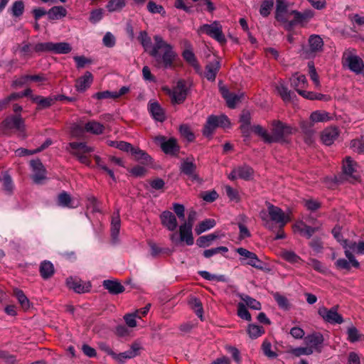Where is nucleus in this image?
Instances as JSON below:
<instances>
[{"instance_id": "nucleus-36", "label": "nucleus", "mask_w": 364, "mask_h": 364, "mask_svg": "<svg viewBox=\"0 0 364 364\" xmlns=\"http://www.w3.org/2000/svg\"><path fill=\"white\" fill-rule=\"evenodd\" d=\"M218 238H219V235L217 232L200 236L197 239L196 245L200 247H208L213 240Z\"/></svg>"}, {"instance_id": "nucleus-2", "label": "nucleus", "mask_w": 364, "mask_h": 364, "mask_svg": "<svg viewBox=\"0 0 364 364\" xmlns=\"http://www.w3.org/2000/svg\"><path fill=\"white\" fill-rule=\"evenodd\" d=\"M154 44L149 54L154 59V65L158 68H171L177 58L176 53L171 44L166 43L159 35L154 36Z\"/></svg>"}, {"instance_id": "nucleus-45", "label": "nucleus", "mask_w": 364, "mask_h": 364, "mask_svg": "<svg viewBox=\"0 0 364 364\" xmlns=\"http://www.w3.org/2000/svg\"><path fill=\"white\" fill-rule=\"evenodd\" d=\"M348 340L350 343H355L364 338V336L359 332L356 327L352 326L347 329Z\"/></svg>"}, {"instance_id": "nucleus-6", "label": "nucleus", "mask_w": 364, "mask_h": 364, "mask_svg": "<svg viewBox=\"0 0 364 364\" xmlns=\"http://www.w3.org/2000/svg\"><path fill=\"white\" fill-rule=\"evenodd\" d=\"M1 129L5 130L15 129L19 132H24L26 125L24 119L21 114L10 115L6 117L1 122Z\"/></svg>"}, {"instance_id": "nucleus-63", "label": "nucleus", "mask_w": 364, "mask_h": 364, "mask_svg": "<svg viewBox=\"0 0 364 364\" xmlns=\"http://www.w3.org/2000/svg\"><path fill=\"white\" fill-rule=\"evenodd\" d=\"M33 50L38 53L52 52V42L38 43L35 45Z\"/></svg>"}, {"instance_id": "nucleus-33", "label": "nucleus", "mask_w": 364, "mask_h": 364, "mask_svg": "<svg viewBox=\"0 0 364 364\" xmlns=\"http://www.w3.org/2000/svg\"><path fill=\"white\" fill-rule=\"evenodd\" d=\"M294 228L301 235H303L308 239H309L319 229L317 227L313 228L309 225H307L303 222H301L299 224L295 225Z\"/></svg>"}, {"instance_id": "nucleus-32", "label": "nucleus", "mask_w": 364, "mask_h": 364, "mask_svg": "<svg viewBox=\"0 0 364 364\" xmlns=\"http://www.w3.org/2000/svg\"><path fill=\"white\" fill-rule=\"evenodd\" d=\"M85 130L87 132L99 135L104 132L105 127L101 123L96 121H90L85 125Z\"/></svg>"}, {"instance_id": "nucleus-25", "label": "nucleus", "mask_w": 364, "mask_h": 364, "mask_svg": "<svg viewBox=\"0 0 364 364\" xmlns=\"http://www.w3.org/2000/svg\"><path fill=\"white\" fill-rule=\"evenodd\" d=\"M348 68L350 70L355 73H360L364 68V63L363 60L357 55H350L347 58Z\"/></svg>"}, {"instance_id": "nucleus-27", "label": "nucleus", "mask_w": 364, "mask_h": 364, "mask_svg": "<svg viewBox=\"0 0 364 364\" xmlns=\"http://www.w3.org/2000/svg\"><path fill=\"white\" fill-rule=\"evenodd\" d=\"M39 272L43 279H48L55 273L54 266L50 261L45 260L40 264Z\"/></svg>"}, {"instance_id": "nucleus-23", "label": "nucleus", "mask_w": 364, "mask_h": 364, "mask_svg": "<svg viewBox=\"0 0 364 364\" xmlns=\"http://www.w3.org/2000/svg\"><path fill=\"white\" fill-rule=\"evenodd\" d=\"M193 228L188 227L186 224H181L179 226L180 241L185 242L187 245H192L194 242V238L192 232Z\"/></svg>"}, {"instance_id": "nucleus-9", "label": "nucleus", "mask_w": 364, "mask_h": 364, "mask_svg": "<svg viewBox=\"0 0 364 364\" xmlns=\"http://www.w3.org/2000/svg\"><path fill=\"white\" fill-rule=\"evenodd\" d=\"M236 252L240 255L248 259L246 264L255 267L257 269L263 270L264 263L260 260L255 252H250L244 247L236 249Z\"/></svg>"}, {"instance_id": "nucleus-16", "label": "nucleus", "mask_w": 364, "mask_h": 364, "mask_svg": "<svg viewBox=\"0 0 364 364\" xmlns=\"http://www.w3.org/2000/svg\"><path fill=\"white\" fill-rule=\"evenodd\" d=\"M180 171L188 176L192 181H201L199 176L196 173V165L193 161H189L188 158L184 159L181 163Z\"/></svg>"}, {"instance_id": "nucleus-12", "label": "nucleus", "mask_w": 364, "mask_h": 364, "mask_svg": "<svg viewBox=\"0 0 364 364\" xmlns=\"http://www.w3.org/2000/svg\"><path fill=\"white\" fill-rule=\"evenodd\" d=\"M218 86L219 91L222 97L225 100L228 107L234 109L236 107V104L240 102L243 97V94L238 95L230 92L226 86L222 85L221 81L219 82Z\"/></svg>"}, {"instance_id": "nucleus-50", "label": "nucleus", "mask_w": 364, "mask_h": 364, "mask_svg": "<svg viewBox=\"0 0 364 364\" xmlns=\"http://www.w3.org/2000/svg\"><path fill=\"white\" fill-rule=\"evenodd\" d=\"M24 8L25 5L22 0L16 1L11 8V13L14 17H20L24 12Z\"/></svg>"}, {"instance_id": "nucleus-39", "label": "nucleus", "mask_w": 364, "mask_h": 364, "mask_svg": "<svg viewBox=\"0 0 364 364\" xmlns=\"http://www.w3.org/2000/svg\"><path fill=\"white\" fill-rule=\"evenodd\" d=\"M140 349V346L138 343H133L129 350L121 353L117 355V359L122 360V359L132 358L138 355V351Z\"/></svg>"}, {"instance_id": "nucleus-28", "label": "nucleus", "mask_w": 364, "mask_h": 364, "mask_svg": "<svg viewBox=\"0 0 364 364\" xmlns=\"http://www.w3.org/2000/svg\"><path fill=\"white\" fill-rule=\"evenodd\" d=\"M288 4L285 0H276L275 18L279 22H286L284 14L287 12Z\"/></svg>"}, {"instance_id": "nucleus-1", "label": "nucleus", "mask_w": 364, "mask_h": 364, "mask_svg": "<svg viewBox=\"0 0 364 364\" xmlns=\"http://www.w3.org/2000/svg\"><path fill=\"white\" fill-rule=\"evenodd\" d=\"M271 134L261 125H254L253 132L260 136L266 144H288L289 136L296 132V129L280 120H273L271 123Z\"/></svg>"}, {"instance_id": "nucleus-4", "label": "nucleus", "mask_w": 364, "mask_h": 364, "mask_svg": "<svg viewBox=\"0 0 364 364\" xmlns=\"http://www.w3.org/2000/svg\"><path fill=\"white\" fill-rule=\"evenodd\" d=\"M357 164L350 156H346L343 162L342 173L337 179V182L342 183L343 180L355 183L360 181V176L355 168Z\"/></svg>"}, {"instance_id": "nucleus-3", "label": "nucleus", "mask_w": 364, "mask_h": 364, "mask_svg": "<svg viewBox=\"0 0 364 364\" xmlns=\"http://www.w3.org/2000/svg\"><path fill=\"white\" fill-rule=\"evenodd\" d=\"M162 90L171 97V102L173 105H180L184 102L188 95V87L186 82L184 80H179L173 90H171L168 87L164 86Z\"/></svg>"}, {"instance_id": "nucleus-56", "label": "nucleus", "mask_w": 364, "mask_h": 364, "mask_svg": "<svg viewBox=\"0 0 364 364\" xmlns=\"http://www.w3.org/2000/svg\"><path fill=\"white\" fill-rule=\"evenodd\" d=\"M73 151H82V153H90L93 151V149L87 146L85 142H71L69 144Z\"/></svg>"}, {"instance_id": "nucleus-24", "label": "nucleus", "mask_w": 364, "mask_h": 364, "mask_svg": "<svg viewBox=\"0 0 364 364\" xmlns=\"http://www.w3.org/2000/svg\"><path fill=\"white\" fill-rule=\"evenodd\" d=\"M31 101L37 105L36 110L49 108L54 102L53 95L44 97L41 95L32 96Z\"/></svg>"}, {"instance_id": "nucleus-62", "label": "nucleus", "mask_w": 364, "mask_h": 364, "mask_svg": "<svg viewBox=\"0 0 364 364\" xmlns=\"http://www.w3.org/2000/svg\"><path fill=\"white\" fill-rule=\"evenodd\" d=\"M200 197L208 203H213L218 198V194L215 190H213L211 191L201 192Z\"/></svg>"}, {"instance_id": "nucleus-60", "label": "nucleus", "mask_w": 364, "mask_h": 364, "mask_svg": "<svg viewBox=\"0 0 364 364\" xmlns=\"http://www.w3.org/2000/svg\"><path fill=\"white\" fill-rule=\"evenodd\" d=\"M103 14H104L103 9L100 8V9H93L90 12L89 21L92 23H96L102 18Z\"/></svg>"}, {"instance_id": "nucleus-43", "label": "nucleus", "mask_w": 364, "mask_h": 364, "mask_svg": "<svg viewBox=\"0 0 364 364\" xmlns=\"http://www.w3.org/2000/svg\"><path fill=\"white\" fill-rule=\"evenodd\" d=\"M126 0H109L106 5L109 12L120 11L126 6Z\"/></svg>"}, {"instance_id": "nucleus-47", "label": "nucleus", "mask_w": 364, "mask_h": 364, "mask_svg": "<svg viewBox=\"0 0 364 364\" xmlns=\"http://www.w3.org/2000/svg\"><path fill=\"white\" fill-rule=\"evenodd\" d=\"M240 299L245 302L246 305L249 308L252 309L260 310L262 308V304L259 301L248 295L242 294L240 295Z\"/></svg>"}, {"instance_id": "nucleus-64", "label": "nucleus", "mask_w": 364, "mask_h": 364, "mask_svg": "<svg viewBox=\"0 0 364 364\" xmlns=\"http://www.w3.org/2000/svg\"><path fill=\"white\" fill-rule=\"evenodd\" d=\"M309 246L311 247V249L317 252H321L323 246V242L321 239L318 237H314L309 242Z\"/></svg>"}, {"instance_id": "nucleus-37", "label": "nucleus", "mask_w": 364, "mask_h": 364, "mask_svg": "<svg viewBox=\"0 0 364 364\" xmlns=\"http://www.w3.org/2000/svg\"><path fill=\"white\" fill-rule=\"evenodd\" d=\"M215 225L216 222L214 219H205L198 223L195 228V232L197 235H200L203 232L213 228Z\"/></svg>"}, {"instance_id": "nucleus-51", "label": "nucleus", "mask_w": 364, "mask_h": 364, "mask_svg": "<svg viewBox=\"0 0 364 364\" xmlns=\"http://www.w3.org/2000/svg\"><path fill=\"white\" fill-rule=\"evenodd\" d=\"M300 127L302 132L309 137H311L314 133L313 127L314 123L309 119V120H303L300 122Z\"/></svg>"}, {"instance_id": "nucleus-26", "label": "nucleus", "mask_w": 364, "mask_h": 364, "mask_svg": "<svg viewBox=\"0 0 364 364\" xmlns=\"http://www.w3.org/2000/svg\"><path fill=\"white\" fill-rule=\"evenodd\" d=\"M183 59L191 65L198 73H200V65L194 54V53L190 49H186L182 53Z\"/></svg>"}, {"instance_id": "nucleus-34", "label": "nucleus", "mask_w": 364, "mask_h": 364, "mask_svg": "<svg viewBox=\"0 0 364 364\" xmlns=\"http://www.w3.org/2000/svg\"><path fill=\"white\" fill-rule=\"evenodd\" d=\"M0 181L3 183V189L4 191L9 195H11L14 192V183L12 178L9 173V171H4L2 173V176Z\"/></svg>"}, {"instance_id": "nucleus-7", "label": "nucleus", "mask_w": 364, "mask_h": 364, "mask_svg": "<svg viewBox=\"0 0 364 364\" xmlns=\"http://www.w3.org/2000/svg\"><path fill=\"white\" fill-rule=\"evenodd\" d=\"M338 306H334L328 309L322 306L318 309V314L326 322L331 324H341L343 322V318L338 313Z\"/></svg>"}, {"instance_id": "nucleus-53", "label": "nucleus", "mask_w": 364, "mask_h": 364, "mask_svg": "<svg viewBox=\"0 0 364 364\" xmlns=\"http://www.w3.org/2000/svg\"><path fill=\"white\" fill-rule=\"evenodd\" d=\"M237 173L240 178L248 181L253 174V169L249 166L239 167Z\"/></svg>"}, {"instance_id": "nucleus-22", "label": "nucleus", "mask_w": 364, "mask_h": 364, "mask_svg": "<svg viewBox=\"0 0 364 364\" xmlns=\"http://www.w3.org/2000/svg\"><path fill=\"white\" fill-rule=\"evenodd\" d=\"M220 68V63L218 60H214L209 62L205 65V77L209 81H215L217 73H218Z\"/></svg>"}, {"instance_id": "nucleus-31", "label": "nucleus", "mask_w": 364, "mask_h": 364, "mask_svg": "<svg viewBox=\"0 0 364 364\" xmlns=\"http://www.w3.org/2000/svg\"><path fill=\"white\" fill-rule=\"evenodd\" d=\"M121 227L119 211L117 210L113 213L111 221V236L114 240L117 239Z\"/></svg>"}, {"instance_id": "nucleus-38", "label": "nucleus", "mask_w": 364, "mask_h": 364, "mask_svg": "<svg viewBox=\"0 0 364 364\" xmlns=\"http://www.w3.org/2000/svg\"><path fill=\"white\" fill-rule=\"evenodd\" d=\"M66 14V9L61 6H53L48 11V16L50 20L59 19L65 16Z\"/></svg>"}, {"instance_id": "nucleus-14", "label": "nucleus", "mask_w": 364, "mask_h": 364, "mask_svg": "<svg viewBox=\"0 0 364 364\" xmlns=\"http://www.w3.org/2000/svg\"><path fill=\"white\" fill-rule=\"evenodd\" d=\"M66 284L69 289H73L77 294L89 292L91 288L90 282L83 283L81 279L72 277L66 279Z\"/></svg>"}, {"instance_id": "nucleus-44", "label": "nucleus", "mask_w": 364, "mask_h": 364, "mask_svg": "<svg viewBox=\"0 0 364 364\" xmlns=\"http://www.w3.org/2000/svg\"><path fill=\"white\" fill-rule=\"evenodd\" d=\"M247 331L252 339L257 338L265 332L264 328L262 326L256 324H249Z\"/></svg>"}, {"instance_id": "nucleus-20", "label": "nucleus", "mask_w": 364, "mask_h": 364, "mask_svg": "<svg viewBox=\"0 0 364 364\" xmlns=\"http://www.w3.org/2000/svg\"><path fill=\"white\" fill-rule=\"evenodd\" d=\"M131 154L136 161H138L143 165H150L153 163L152 157L145 151L139 147L134 146Z\"/></svg>"}, {"instance_id": "nucleus-35", "label": "nucleus", "mask_w": 364, "mask_h": 364, "mask_svg": "<svg viewBox=\"0 0 364 364\" xmlns=\"http://www.w3.org/2000/svg\"><path fill=\"white\" fill-rule=\"evenodd\" d=\"M72 50L70 43L66 42L53 43L52 53L55 54H68Z\"/></svg>"}, {"instance_id": "nucleus-40", "label": "nucleus", "mask_w": 364, "mask_h": 364, "mask_svg": "<svg viewBox=\"0 0 364 364\" xmlns=\"http://www.w3.org/2000/svg\"><path fill=\"white\" fill-rule=\"evenodd\" d=\"M14 295L16 297L18 303L24 310H28L30 308V301L22 290L19 289H14Z\"/></svg>"}, {"instance_id": "nucleus-10", "label": "nucleus", "mask_w": 364, "mask_h": 364, "mask_svg": "<svg viewBox=\"0 0 364 364\" xmlns=\"http://www.w3.org/2000/svg\"><path fill=\"white\" fill-rule=\"evenodd\" d=\"M268 213L272 221L279 224L280 228L289 221V217L285 215L284 212L280 208L272 204L268 205Z\"/></svg>"}, {"instance_id": "nucleus-5", "label": "nucleus", "mask_w": 364, "mask_h": 364, "mask_svg": "<svg viewBox=\"0 0 364 364\" xmlns=\"http://www.w3.org/2000/svg\"><path fill=\"white\" fill-rule=\"evenodd\" d=\"M155 141L160 145L161 149L166 154L176 156L180 150L177 140L175 138H167L164 136H158Z\"/></svg>"}, {"instance_id": "nucleus-17", "label": "nucleus", "mask_w": 364, "mask_h": 364, "mask_svg": "<svg viewBox=\"0 0 364 364\" xmlns=\"http://www.w3.org/2000/svg\"><path fill=\"white\" fill-rule=\"evenodd\" d=\"M103 287L112 295H117L125 291L124 287L117 279H106L102 282Z\"/></svg>"}, {"instance_id": "nucleus-55", "label": "nucleus", "mask_w": 364, "mask_h": 364, "mask_svg": "<svg viewBox=\"0 0 364 364\" xmlns=\"http://www.w3.org/2000/svg\"><path fill=\"white\" fill-rule=\"evenodd\" d=\"M274 0H264L260 6L259 14L263 17H267L273 8Z\"/></svg>"}, {"instance_id": "nucleus-49", "label": "nucleus", "mask_w": 364, "mask_h": 364, "mask_svg": "<svg viewBox=\"0 0 364 364\" xmlns=\"http://www.w3.org/2000/svg\"><path fill=\"white\" fill-rule=\"evenodd\" d=\"M198 274L201 276L203 279L208 281H217V282H227L228 279L225 275H215L211 274L207 271H199Z\"/></svg>"}, {"instance_id": "nucleus-11", "label": "nucleus", "mask_w": 364, "mask_h": 364, "mask_svg": "<svg viewBox=\"0 0 364 364\" xmlns=\"http://www.w3.org/2000/svg\"><path fill=\"white\" fill-rule=\"evenodd\" d=\"M30 165L33 169V174L31 178L36 184H40L42 181L46 179V169L39 159H33L30 161Z\"/></svg>"}, {"instance_id": "nucleus-59", "label": "nucleus", "mask_w": 364, "mask_h": 364, "mask_svg": "<svg viewBox=\"0 0 364 364\" xmlns=\"http://www.w3.org/2000/svg\"><path fill=\"white\" fill-rule=\"evenodd\" d=\"M308 68H309V74L311 79V80L314 82L316 86L320 85V82L318 80V75L316 73V70L314 65V62L309 61L308 63Z\"/></svg>"}, {"instance_id": "nucleus-29", "label": "nucleus", "mask_w": 364, "mask_h": 364, "mask_svg": "<svg viewBox=\"0 0 364 364\" xmlns=\"http://www.w3.org/2000/svg\"><path fill=\"white\" fill-rule=\"evenodd\" d=\"M291 87H293L297 92L301 90L300 88H304L307 82L306 77L304 75H299V73H295L289 79Z\"/></svg>"}, {"instance_id": "nucleus-48", "label": "nucleus", "mask_w": 364, "mask_h": 364, "mask_svg": "<svg viewBox=\"0 0 364 364\" xmlns=\"http://www.w3.org/2000/svg\"><path fill=\"white\" fill-rule=\"evenodd\" d=\"M277 90L278 91L282 99L285 102L290 101L291 100V95H294V92L289 90L287 87L282 82H280L277 86Z\"/></svg>"}, {"instance_id": "nucleus-52", "label": "nucleus", "mask_w": 364, "mask_h": 364, "mask_svg": "<svg viewBox=\"0 0 364 364\" xmlns=\"http://www.w3.org/2000/svg\"><path fill=\"white\" fill-rule=\"evenodd\" d=\"M138 40L141 43V46L144 48L145 51H148L149 48H152L153 46H151V39L148 36V33L146 31H141L139 33V35L138 36Z\"/></svg>"}, {"instance_id": "nucleus-15", "label": "nucleus", "mask_w": 364, "mask_h": 364, "mask_svg": "<svg viewBox=\"0 0 364 364\" xmlns=\"http://www.w3.org/2000/svg\"><path fill=\"white\" fill-rule=\"evenodd\" d=\"M161 225L169 231H174L178 227L176 215L169 210L163 211L160 215Z\"/></svg>"}, {"instance_id": "nucleus-19", "label": "nucleus", "mask_w": 364, "mask_h": 364, "mask_svg": "<svg viewBox=\"0 0 364 364\" xmlns=\"http://www.w3.org/2000/svg\"><path fill=\"white\" fill-rule=\"evenodd\" d=\"M92 81V74L89 71H86L82 76L77 79L75 85L76 90L80 92H85L90 87Z\"/></svg>"}, {"instance_id": "nucleus-58", "label": "nucleus", "mask_w": 364, "mask_h": 364, "mask_svg": "<svg viewBox=\"0 0 364 364\" xmlns=\"http://www.w3.org/2000/svg\"><path fill=\"white\" fill-rule=\"evenodd\" d=\"M237 315L242 319L250 321L252 320L251 314L247 309L243 303H239L237 306Z\"/></svg>"}, {"instance_id": "nucleus-46", "label": "nucleus", "mask_w": 364, "mask_h": 364, "mask_svg": "<svg viewBox=\"0 0 364 364\" xmlns=\"http://www.w3.org/2000/svg\"><path fill=\"white\" fill-rule=\"evenodd\" d=\"M273 297L280 309L287 311L291 308V304L285 296L280 294L279 292H274L273 293Z\"/></svg>"}, {"instance_id": "nucleus-41", "label": "nucleus", "mask_w": 364, "mask_h": 364, "mask_svg": "<svg viewBox=\"0 0 364 364\" xmlns=\"http://www.w3.org/2000/svg\"><path fill=\"white\" fill-rule=\"evenodd\" d=\"M72 198L66 191H62L58 196L57 203L60 206L73 208Z\"/></svg>"}, {"instance_id": "nucleus-13", "label": "nucleus", "mask_w": 364, "mask_h": 364, "mask_svg": "<svg viewBox=\"0 0 364 364\" xmlns=\"http://www.w3.org/2000/svg\"><path fill=\"white\" fill-rule=\"evenodd\" d=\"M305 343L311 349L318 353L322 351V344L324 341L323 336L319 332H315L304 338Z\"/></svg>"}, {"instance_id": "nucleus-57", "label": "nucleus", "mask_w": 364, "mask_h": 364, "mask_svg": "<svg viewBox=\"0 0 364 364\" xmlns=\"http://www.w3.org/2000/svg\"><path fill=\"white\" fill-rule=\"evenodd\" d=\"M282 257L284 260L292 264L298 263L301 260L300 257L293 251L284 250L282 252Z\"/></svg>"}, {"instance_id": "nucleus-8", "label": "nucleus", "mask_w": 364, "mask_h": 364, "mask_svg": "<svg viewBox=\"0 0 364 364\" xmlns=\"http://www.w3.org/2000/svg\"><path fill=\"white\" fill-rule=\"evenodd\" d=\"M200 30L209 36L213 38L220 44L226 43V38L222 31L221 25L215 21L212 24H204L200 27Z\"/></svg>"}, {"instance_id": "nucleus-21", "label": "nucleus", "mask_w": 364, "mask_h": 364, "mask_svg": "<svg viewBox=\"0 0 364 364\" xmlns=\"http://www.w3.org/2000/svg\"><path fill=\"white\" fill-rule=\"evenodd\" d=\"M148 109L155 120L160 122L165 121V112L158 102H149Z\"/></svg>"}, {"instance_id": "nucleus-18", "label": "nucleus", "mask_w": 364, "mask_h": 364, "mask_svg": "<svg viewBox=\"0 0 364 364\" xmlns=\"http://www.w3.org/2000/svg\"><path fill=\"white\" fill-rule=\"evenodd\" d=\"M339 131L336 127L326 128L321 133V138L323 143L327 146L331 145L338 138Z\"/></svg>"}, {"instance_id": "nucleus-30", "label": "nucleus", "mask_w": 364, "mask_h": 364, "mask_svg": "<svg viewBox=\"0 0 364 364\" xmlns=\"http://www.w3.org/2000/svg\"><path fill=\"white\" fill-rule=\"evenodd\" d=\"M311 53H318L323 50V41L318 35H311L309 38Z\"/></svg>"}, {"instance_id": "nucleus-61", "label": "nucleus", "mask_w": 364, "mask_h": 364, "mask_svg": "<svg viewBox=\"0 0 364 364\" xmlns=\"http://www.w3.org/2000/svg\"><path fill=\"white\" fill-rule=\"evenodd\" d=\"M304 203L306 208L311 212H314L321 207V203L319 201L312 198L304 200Z\"/></svg>"}, {"instance_id": "nucleus-42", "label": "nucleus", "mask_w": 364, "mask_h": 364, "mask_svg": "<svg viewBox=\"0 0 364 364\" xmlns=\"http://www.w3.org/2000/svg\"><path fill=\"white\" fill-rule=\"evenodd\" d=\"M309 118L314 123L327 122L331 119L328 112L320 110L313 112Z\"/></svg>"}, {"instance_id": "nucleus-54", "label": "nucleus", "mask_w": 364, "mask_h": 364, "mask_svg": "<svg viewBox=\"0 0 364 364\" xmlns=\"http://www.w3.org/2000/svg\"><path fill=\"white\" fill-rule=\"evenodd\" d=\"M179 132L181 135L186 139L188 141L192 142L195 139V135L191 131L190 127L187 124H182L179 127Z\"/></svg>"}]
</instances>
